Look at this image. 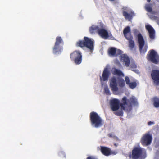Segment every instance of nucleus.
Wrapping results in <instances>:
<instances>
[{
	"instance_id": "nucleus-4",
	"label": "nucleus",
	"mask_w": 159,
	"mask_h": 159,
	"mask_svg": "<svg viewBox=\"0 0 159 159\" xmlns=\"http://www.w3.org/2000/svg\"><path fill=\"white\" fill-rule=\"evenodd\" d=\"M109 73L107 69L105 68L103 72L102 77H100L101 84L104 89L105 93L107 95H110L111 93L107 85L104 83L103 81H106L107 80Z\"/></svg>"
},
{
	"instance_id": "nucleus-30",
	"label": "nucleus",
	"mask_w": 159,
	"mask_h": 159,
	"mask_svg": "<svg viewBox=\"0 0 159 159\" xmlns=\"http://www.w3.org/2000/svg\"><path fill=\"white\" fill-rule=\"evenodd\" d=\"M119 85L122 87L124 86L125 85V83L124 81L122 82L121 83H119Z\"/></svg>"
},
{
	"instance_id": "nucleus-3",
	"label": "nucleus",
	"mask_w": 159,
	"mask_h": 159,
	"mask_svg": "<svg viewBox=\"0 0 159 159\" xmlns=\"http://www.w3.org/2000/svg\"><path fill=\"white\" fill-rule=\"evenodd\" d=\"M90 119L92 126L98 128L102 125V121L98 115L94 112L90 114Z\"/></svg>"
},
{
	"instance_id": "nucleus-35",
	"label": "nucleus",
	"mask_w": 159,
	"mask_h": 159,
	"mask_svg": "<svg viewBox=\"0 0 159 159\" xmlns=\"http://www.w3.org/2000/svg\"><path fill=\"white\" fill-rule=\"evenodd\" d=\"M151 0H147V1L148 2H149Z\"/></svg>"
},
{
	"instance_id": "nucleus-33",
	"label": "nucleus",
	"mask_w": 159,
	"mask_h": 159,
	"mask_svg": "<svg viewBox=\"0 0 159 159\" xmlns=\"http://www.w3.org/2000/svg\"><path fill=\"white\" fill-rule=\"evenodd\" d=\"M114 138L116 139L117 140H119V138L116 137V136H114Z\"/></svg>"
},
{
	"instance_id": "nucleus-31",
	"label": "nucleus",
	"mask_w": 159,
	"mask_h": 159,
	"mask_svg": "<svg viewBox=\"0 0 159 159\" xmlns=\"http://www.w3.org/2000/svg\"><path fill=\"white\" fill-rule=\"evenodd\" d=\"M116 114L120 116H122L123 115V112L122 111H120V112H117Z\"/></svg>"
},
{
	"instance_id": "nucleus-14",
	"label": "nucleus",
	"mask_w": 159,
	"mask_h": 159,
	"mask_svg": "<svg viewBox=\"0 0 159 159\" xmlns=\"http://www.w3.org/2000/svg\"><path fill=\"white\" fill-rule=\"evenodd\" d=\"M111 108L114 111L118 110L119 107V102L116 99H113L111 100Z\"/></svg>"
},
{
	"instance_id": "nucleus-7",
	"label": "nucleus",
	"mask_w": 159,
	"mask_h": 159,
	"mask_svg": "<svg viewBox=\"0 0 159 159\" xmlns=\"http://www.w3.org/2000/svg\"><path fill=\"white\" fill-rule=\"evenodd\" d=\"M152 137L151 134L147 133L144 134L141 138L140 142L143 146H147L151 143Z\"/></svg>"
},
{
	"instance_id": "nucleus-29",
	"label": "nucleus",
	"mask_w": 159,
	"mask_h": 159,
	"mask_svg": "<svg viewBox=\"0 0 159 159\" xmlns=\"http://www.w3.org/2000/svg\"><path fill=\"white\" fill-rule=\"evenodd\" d=\"M154 124H155L154 122L153 121H149V122H148V125L149 126H151L152 125H154Z\"/></svg>"
},
{
	"instance_id": "nucleus-6",
	"label": "nucleus",
	"mask_w": 159,
	"mask_h": 159,
	"mask_svg": "<svg viewBox=\"0 0 159 159\" xmlns=\"http://www.w3.org/2000/svg\"><path fill=\"white\" fill-rule=\"evenodd\" d=\"M101 29L98 31L99 35L105 39H112L113 38L111 34L105 29V26L103 24Z\"/></svg>"
},
{
	"instance_id": "nucleus-34",
	"label": "nucleus",
	"mask_w": 159,
	"mask_h": 159,
	"mask_svg": "<svg viewBox=\"0 0 159 159\" xmlns=\"http://www.w3.org/2000/svg\"><path fill=\"white\" fill-rule=\"evenodd\" d=\"M137 31H138V30L136 29H135L134 30V33L135 34H136V33H137Z\"/></svg>"
},
{
	"instance_id": "nucleus-19",
	"label": "nucleus",
	"mask_w": 159,
	"mask_h": 159,
	"mask_svg": "<svg viewBox=\"0 0 159 159\" xmlns=\"http://www.w3.org/2000/svg\"><path fill=\"white\" fill-rule=\"evenodd\" d=\"M101 150L102 153L105 156H108L110 154V149L107 147H101Z\"/></svg>"
},
{
	"instance_id": "nucleus-11",
	"label": "nucleus",
	"mask_w": 159,
	"mask_h": 159,
	"mask_svg": "<svg viewBox=\"0 0 159 159\" xmlns=\"http://www.w3.org/2000/svg\"><path fill=\"white\" fill-rule=\"evenodd\" d=\"M110 87L113 92H116L118 90V80L115 77L111 78L110 81Z\"/></svg>"
},
{
	"instance_id": "nucleus-2",
	"label": "nucleus",
	"mask_w": 159,
	"mask_h": 159,
	"mask_svg": "<svg viewBox=\"0 0 159 159\" xmlns=\"http://www.w3.org/2000/svg\"><path fill=\"white\" fill-rule=\"evenodd\" d=\"M77 45L81 47H86L89 49L90 52L93 50L94 47V41L93 39L87 37H84V40H79L77 42Z\"/></svg>"
},
{
	"instance_id": "nucleus-10",
	"label": "nucleus",
	"mask_w": 159,
	"mask_h": 159,
	"mask_svg": "<svg viewBox=\"0 0 159 159\" xmlns=\"http://www.w3.org/2000/svg\"><path fill=\"white\" fill-rule=\"evenodd\" d=\"M56 41L54 47H53V51L54 53L55 54H59L61 53L62 51L61 48L59 47V43H61L62 42V40L61 37H58L56 38Z\"/></svg>"
},
{
	"instance_id": "nucleus-15",
	"label": "nucleus",
	"mask_w": 159,
	"mask_h": 159,
	"mask_svg": "<svg viewBox=\"0 0 159 159\" xmlns=\"http://www.w3.org/2000/svg\"><path fill=\"white\" fill-rule=\"evenodd\" d=\"M122 52L119 49L116 50L114 48H111L108 50V55L110 56H114L122 54Z\"/></svg>"
},
{
	"instance_id": "nucleus-26",
	"label": "nucleus",
	"mask_w": 159,
	"mask_h": 159,
	"mask_svg": "<svg viewBox=\"0 0 159 159\" xmlns=\"http://www.w3.org/2000/svg\"><path fill=\"white\" fill-rule=\"evenodd\" d=\"M145 8L148 11L150 12H152L151 5L149 4H147L145 6Z\"/></svg>"
},
{
	"instance_id": "nucleus-20",
	"label": "nucleus",
	"mask_w": 159,
	"mask_h": 159,
	"mask_svg": "<svg viewBox=\"0 0 159 159\" xmlns=\"http://www.w3.org/2000/svg\"><path fill=\"white\" fill-rule=\"evenodd\" d=\"M129 64H130V66L132 69L131 70L134 72L135 73L137 74H139V70L137 69H134V68H135L137 67V66L135 64L134 61L133 60H131Z\"/></svg>"
},
{
	"instance_id": "nucleus-27",
	"label": "nucleus",
	"mask_w": 159,
	"mask_h": 159,
	"mask_svg": "<svg viewBox=\"0 0 159 159\" xmlns=\"http://www.w3.org/2000/svg\"><path fill=\"white\" fill-rule=\"evenodd\" d=\"M128 86L131 89H134L136 86V83L135 82H130L128 84Z\"/></svg>"
},
{
	"instance_id": "nucleus-25",
	"label": "nucleus",
	"mask_w": 159,
	"mask_h": 159,
	"mask_svg": "<svg viewBox=\"0 0 159 159\" xmlns=\"http://www.w3.org/2000/svg\"><path fill=\"white\" fill-rule=\"evenodd\" d=\"M124 15L126 19H127L128 20L130 19L132 16V14L128 13L126 11H124Z\"/></svg>"
},
{
	"instance_id": "nucleus-16",
	"label": "nucleus",
	"mask_w": 159,
	"mask_h": 159,
	"mask_svg": "<svg viewBox=\"0 0 159 159\" xmlns=\"http://www.w3.org/2000/svg\"><path fill=\"white\" fill-rule=\"evenodd\" d=\"M103 24L101 23H98L97 25H93L89 28V31L91 33H94L96 32L98 33L99 30L101 29Z\"/></svg>"
},
{
	"instance_id": "nucleus-8",
	"label": "nucleus",
	"mask_w": 159,
	"mask_h": 159,
	"mask_svg": "<svg viewBox=\"0 0 159 159\" xmlns=\"http://www.w3.org/2000/svg\"><path fill=\"white\" fill-rule=\"evenodd\" d=\"M137 38L140 51L141 53H144L146 51L147 47L145 44L143 37L141 34H139L137 36Z\"/></svg>"
},
{
	"instance_id": "nucleus-1",
	"label": "nucleus",
	"mask_w": 159,
	"mask_h": 159,
	"mask_svg": "<svg viewBox=\"0 0 159 159\" xmlns=\"http://www.w3.org/2000/svg\"><path fill=\"white\" fill-rule=\"evenodd\" d=\"M122 102L121 105V108L126 111H130L131 109V106H137L138 105L137 99L133 96H131L129 99H127L125 97H123Z\"/></svg>"
},
{
	"instance_id": "nucleus-18",
	"label": "nucleus",
	"mask_w": 159,
	"mask_h": 159,
	"mask_svg": "<svg viewBox=\"0 0 159 159\" xmlns=\"http://www.w3.org/2000/svg\"><path fill=\"white\" fill-rule=\"evenodd\" d=\"M145 27L148 32L150 38L153 39L155 35V31L153 28L150 25L148 24L146 25Z\"/></svg>"
},
{
	"instance_id": "nucleus-28",
	"label": "nucleus",
	"mask_w": 159,
	"mask_h": 159,
	"mask_svg": "<svg viewBox=\"0 0 159 159\" xmlns=\"http://www.w3.org/2000/svg\"><path fill=\"white\" fill-rule=\"evenodd\" d=\"M125 80L127 85L128 84L130 83L129 79L128 77H125Z\"/></svg>"
},
{
	"instance_id": "nucleus-22",
	"label": "nucleus",
	"mask_w": 159,
	"mask_h": 159,
	"mask_svg": "<svg viewBox=\"0 0 159 159\" xmlns=\"http://www.w3.org/2000/svg\"><path fill=\"white\" fill-rule=\"evenodd\" d=\"M112 72L114 74L117 75H122L123 76H124L123 74L120 70L116 69L114 68L112 69Z\"/></svg>"
},
{
	"instance_id": "nucleus-12",
	"label": "nucleus",
	"mask_w": 159,
	"mask_h": 159,
	"mask_svg": "<svg viewBox=\"0 0 159 159\" xmlns=\"http://www.w3.org/2000/svg\"><path fill=\"white\" fill-rule=\"evenodd\" d=\"M71 58H75V62L77 64H79L81 62L82 55L79 51L73 52L70 55Z\"/></svg>"
},
{
	"instance_id": "nucleus-32",
	"label": "nucleus",
	"mask_w": 159,
	"mask_h": 159,
	"mask_svg": "<svg viewBox=\"0 0 159 159\" xmlns=\"http://www.w3.org/2000/svg\"><path fill=\"white\" fill-rule=\"evenodd\" d=\"M87 159H96L93 156L89 157H88Z\"/></svg>"
},
{
	"instance_id": "nucleus-24",
	"label": "nucleus",
	"mask_w": 159,
	"mask_h": 159,
	"mask_svg": "<svg viewBox=\"0 0 159 159\" xmlns=\"http://www.w3.org/2000/svg\"><path fill=\"white\" fill-rule=\"evenodd\" d=\"M129 40V46L130 49L133 48L134 46V41L131 38L128 39Z\"/></svg>"
},
{
	"instance_id": "nucleus-13",
	"label": "nucleus",
	"mask_w": 159,
	"mask_h": 159,
	"mask_svg": "<svg viewBox=\"0 0 159 159\" xmlns=\"http://www.w3.org/2000/svg\"><path fill=\"white\" fill-rule=\"evenodd\" d=\"M151 76L155 85L159 84V71L154 70L152 71Z\"/></svg>"
},
{
	"instance_id": "nucleus-17",
	"label": "nucleus",
	"mask_w": 159,
	"mask_h": 159,
	"mask_svg": "<svg viewBox=\"0 0 159 159\" xmlns=\"http://www.w3.org/2000/svg\"><path fill=\"white\" fill-rule=\"evenodd\" d=\"M120 60L126 66H129L130 62L128 57L125 54H123L121 56Z\"/></svg>"
},
{
	"instance_id": "nucleus-5",
	"label": "nucleus",
	"mask_w": 159,
	"mask_h": 159,
	"mask_svg": "<svg viewBox=\"0 0 159 159\" xmlns=\"http://www.w3.org/2000/svg\"><path fill=\"white\" fill-rule=\"evenodd\" d=\"M145 153V150L140 147H135L132 151L131 157L133 159H137L144 155Z\"/></svg>"
},
{
	"instance_id": "nucleus-23",
	"label": "nucleus",
	"mask_w": 159,
	"mask_h": 159,
	"mask_svg": "<svg viewBox=\"0 0 159 159\" xmlns=\"http://www.w3.org/2000/svg\"><path fill=\"white\" fill-rule=\"evenodd\" d=\"M130 28L129 26L126 27L123 30V34L125 37L126 38L128 39L127 37V34L130 32Z\"/></svg>"
},
{
	"instance_id": "nucleus-9",
	"label": "nucleus",
	"mask_w": 159,
	"mask_h": 159,
	"mask_svg": "<svg viewBox=\"0 0 159 159\" xmlns=\"http://www.w3.org/2000/svg\"><path fill=\"white\" fill-rule=\"evenodd\" d=\"M148 59L154 63H159V56L154 50H152L150 51Z\"/></svg>"
},
{
	"instance_id": "nucleus-21",
	"label": "nucleus",
	"mask_w": 159,
	"mask_h": 159,
	"mask_svg": "<svg viewBox=\"0 0 159 159\" xmlns=\"http://www.w3.org/2000/svg\"><path fill=\"white\" fill-rule=\"evenodd\" d=\"M152 103L153 106L156 108L159 107V98L154 97L152 99Z\"/></svg>"
}]
</instances>
